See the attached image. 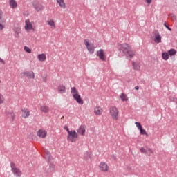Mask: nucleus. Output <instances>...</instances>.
<instances>
[{
    "mask_svg": "<svg viewBox=\"0 0 177 177\" xmlns=\"http://www.w3.org/2000/svg\"><path fill=\"white\" fill-rule=\"evenodd\" d=\"M84 44L89 53H91V55H93V53H95V46H93V44H89V40L84 39Z\"/></svg>",
    "mask_w": 177,
    "mask_h": 177,
    "instance_id": "4",
    "label": "nucleus"
},
{
    "mask_svg": "<svg viewBox=\"0 0 177 177\" xmlns=\"http://www.w3.org/2000/svg\"><path fill=\"white\" fill-rule=\"evenodd\" d=\"M40 110L42 113H49L50 108H49L46 104H42L40 106Z\"/></svg>",
    "mask_w": 177,
    "mask_h": 177,
    "instance_id": "9",
    "label": "nucleus"
},
{
    "mask_svg": "<svg viewBox=\"0 0 177 177\" xmlns=\"http://www.w3.org/2000/svg\"><path fill=\"white\" fill-rule=\"evenodd\" d=\"M120 99L122 102H127L128 101V98L126 94L122 93L120 95Z\"/></svg>",
    "mask_w": 177,
    "mask_h": 177,
    "instance_id": "27",
    "label": "nucleus"
},
{
    "mask_svg": "<svg viewBox=\"0 0 177 177\" xmlns=\"http://www.w3.org/2000/svg\"><path fill=\"white\" fill-rule=\"evenodd\" d=\"M57 3L60 6V8H62V9H66V3H64V0H56Z\"/></svg>",
    "mask_w": 177,
    "mask_h": 177,
    "instance_id": "22",
    "label": "nucleus"
},
{
    "mask_svg": "<svg viewBox=\"0 0 177 177\" xmlns=\"http://www.w3.org/2000/svg\"><path fill=\"white\" fill-rule=\"evenodd\" d=\"M94 113L95 115H102L103 113V109L100 108V106H97L94 109Z\"/></svg>",
    "mask_w": 177,
    "mask_h": 177,
    "instance_id": "17",
    "label": "nucleus"
},
{
    "mask_svg": "<svg viewBox=\"0 0 177 177\" xmlns=\"http://www.w3.org/2000/svg\"><path fill=\"white\" fill-rule=\"evenodd\" d=\"M67 139L72 143H74L75 142H76V139H78V133H77V131H75V130L68 131Z\"/></svg>",
    "mask_w": 177,
    "mask_h": 177,
    "instance_id": "3",
    "label": "nucleus"
},
{
    "mask_svg": "<svg viewBox=\"0 0 177 177\" xmlns=\"http://www.w3.org/2000/svg\"><path fill=\"white\" fill-rule=\"evenodd\" d=\"M84 158L85 160H89V158H92V156H91V153L88 151H86L84 153Z\"/></svg>",
    "mask_w": 177,
    "mask_h": 177,
    "instance_id": "28",
    "label": "nucleus"
},
{
    "mask_svg": "<svg viewBox=\"0 0 177 177\" xmlns=\"http://www.w3.org/2000/svg\"><path fill=\"white\" fill-rule=\"evenodd\" d=\"M9 4L12 9H16V8H17V2H16V0H9Z\"/></svg>",
    "mask_w": 177,
    "mask_h": 177,
    "instance_id": "20",
    "label": "nucleus"
},
{
    "mask_svg": "<svg viewBox=\"0 0 177 177\" xmlns=\"http://www.w3.org/2000/svg\"><path fill=\"white\" fill-rule=\"evenodd\" d=\"M23 75H26V77H28L29 78H32V80H34L35 78V74H34V72H24L22 73Z\"/></svg>",
    "mask_w": 177,
    "mask_h": 177,
    "instance_id": "13",
    "label": "nucleus"
},
{
    "mask_svg": "<svg viewBox=\"0 0 177 177\" xmlns=\"http://www.w3.org/2000/svg\"><path fill=\"white\" fill-rule=\"evenodd\" d=\"M24 50L25 52H27V53H31V49L28 46L24 47Z\"/></svg>",
    "mask_w": 177,
    "mask_h": 177,
    "instance_id": "34",
    "label": "nucleus"
},
{
    "mask_svg": "<svg viewBox=\"0 0 177 177\" xmlns=\"http://www.w3.org/2000/svg\"><path fill=\"white\" fill-rule=\"evenodd\" d=\"M47 24L51 27V28H56V25H55V21L53 19L48 20Z\"/></svg>",
    "mask_w": 177,
    "mask_h": 177,
    "instance_id": "24",
    "label": "nucleus"
},
{
    "mask_svg": "<svg viewBox=\"0 0 177 177\" xmlns=\"http://www.w3.org/2000/svg\"><path fill=\"white\" fill-rule=\"evenodd\" d=\"M135 124H136V127H137V128H138L139 130L141 129L142 128H143V127H142V124H140V122H136Z\"/></svg>",
    "mask_w": 177,
    "mask_h": 177,
    "instance_id": "33",
    "label": "nucleus"
},
{
    "mask_svg": "<svg viewBox=\"0 0 177 177\" xmlns=\"http://www.w3.org/2000/svg\"><path fill=\"white\" fill-rule=\"evenodd\" d=\"M154 42H156V44L161 43V35L157 31L155 32Z\"/></svg>",
    "mask_w": 177,
    "mask_h": 177,
    "instance_id": "11",
    "label": "nucleus"
},
{
    "mask_svg": "<svg viewBox=\"0 0 177 177\" xmlns=\"http://www.w3.org/2000/svg\"><path fill=\"white\" fill-rule=\"evenodd\" d=\"M1 59V58H0V60Z\"/></svg>",
    "mask_w": 177,
    "mask_h": 177,
    "instance_id": "48",
    "label": "nucleus"
},
{
    "mask_svg": "<svg viewBox=\"0 0 177 177\" xmlns=\"http://www.w3.org/2000/svg\"><path fill=\"white\" fill-rule=\"evenodd\" d=\"M135 89L136 91H139V86H136Z\"/></svg>",
    "mask_w": 177,
    "mask_h": 177,
    "instance_id": "44",
    "label": "nucleus"
},
{
    "mask_svg": "<svg viewBox=\"0 0 177 177\" xmlns=\"http://www.w3.org/2000/svg\"><path fill=\"white\" fill-rule=\"evenodd\" d=\"M86 128V127L85 125H81L77 130V133L84 136L85 135Z\"/></svg>",
    "mask_w": 177,
    "mask_h": 177,
    "instance_id": "10",
    "label": "nucleus"
},
{
    "mask_svg": "<svg viewBox=\"0 0 177 177\" xmlns=\"http://www.w3.org/2000/svg\"><path fill=\"white\" fill-rule=\"evenodd\" d=\"M44 158H46L47 161L52 160V156L50 155V153L48 151V150L45 149L44 151Z\"/></svg>",
    "mask_w": 177,
    "mask_h": 177,
    "instance_id": "15",
    "label": "nucleus"
},
{
    "mask_svg": "<svg viewBox=\"0 0 177 177\" xmlns=\"http://www.w3.org/2000/svg\"><path fill=\"white\" fill-rule=\"evenodd\" d=\"M25 23V30H34V28H32V24H31L29 20H26Z\"/></svg>",
    "mask_w": 177,
    "mask_h": 177,
    "instance_id": "19",
    "label": "nucleus"
},
{
    "mask_svg": "<svg viewBox=\"0 0 177 177\" xmlns=\"http://www.w3.org/2000/svg\"><path fill=\"white\" fill-rule=\"evenodd\" d=\"M99 168L102 172H107V171H109V165L104 162H101L100 163Z\"/></svg>",
    "mask_w": 177,
    "mask_h": 177,
    "instance_id": "8",
    "label": "nucleus"
},
{
    "mask_svg": "<svg viewBox=\"0 0 177 177\" xmlns=\"http://www.w3.org/2000/svg\"><path fill=\"white\" fill-rule=\"evenodd\" d=\"M22 117L23 118L30 117V111H28V109H22Z\"/></svg>",
    "mask_w": 177,
    "mask_h": 177,
    "instance_id": "18",
    "label": "nucleus"
},
{
    "mask_svg": "<svg viewBox=\"0 0 177 177\" xmlns=\"http://www.w3.org/2000/svg\"><path fill=\"white\" fill-rule=\"evenodd\" d=\"M3 102H5V98L2 94H0V104H3Z\"/></svg>",
    "mask_w": 177,
    "mask_h": 177,
    "instance_id": "32",
    "label": "nucleus"
},
{
    "mask_svg": "<svg viewBox=\"0 0 177 177\" xmlns=\"http://www.w3.org/2000/svg\"><path fill=\"white\" fill-rule=\"evenodd\" d=\"M2 15H3L2 10H0V20H2Z\"/></svg>",
    "mask_w": 177,
    "mask_h": 177,
    "instance_id": "41",
    "label": "nucleus"
},
{
    "mask_svg": "<svg viewBox=\"0 0 177 177\" xmlns=\"http://www.w3.org/2000/svg\"><path fill=\"white\" fill-rule=\"evenodd\" d=\"M50 168L51 171H53V169H55V165L53 163H50Z\"/></svg>",
    "mask_w": 177,
    "mask_h": 177,
    "instance_id": "37",
    "label": "nucleus"
},
{
    "mask_svg": "<svg viewBox=\"0 0 177 177\" xmlns=\"http://www.w3.org/2000/svg\"><path fill=\"white\" fill-rule=\"evenodd\" d=\"M66 86L64 85H59L58 86V92L59 93H66Z\"/></svg>",
    "mask_w": 177,
    "mask_h": 177,
    "instance_id": "21",
    "label": "nucleus"
},
{
    "mask_svg": "<svg viewBox=\"0 0 177 177\" xmlns=\"http://www.w3.org/2000/svg\"><path fill=\"white\" fill-rule=\"evenodd\" d=\"M148 151H149V153H153V150L151 149H149Z\"/></svg>",
    "mask_w": 177,
    "mask_h": 177,
    "instance_id": "45",
    "label": "nucleus"
},
{
    "mask_svg": "<svg viewBox=\"0 0 177 177\" xmlns=\"http://www.w3.org/2000/svg\"><path fill=\"white\" fill-rule=\"evenodd\" d=\"M32 5L33 6V8L35 9L36 12H41L44 10V6L38 3L37 1H32Z\"/></svg>",
    "mask_w": 177,
    "mask_h": 177,
    "instance_id": "6",
    "label": "nucleus"
},
{
    "mask_svg": "<svg viewBox=\"0 0 177 177\" xmlns=\"http://www.w3.org/2000/svg\"><path fill=\"white\" fill-rule=\"evenodd\" d=\"M10 167H11V171H13V169H16L17 167H16V164L13 162H11L10 163Z\"/></svg>",
    "mask_w": 177,
    "mask_h": 177,
    "instance_id": "31",
    "label": "nucleus"
},
{
    "mask_svg": "<svg viewBox=\"0 0 177 177\" xmlns=\"http://www.w3.org/2000/svg\"><path fill=\"white\" fill-rule=\"evenodd\" d=\"M118 49L120 53H122L123 56H128L130 59H132V57L135 56V52H133L131 46L127 44H118Z\"/></svg>",
    "mask_w": 177,
    "mask_h": 177,
    "instance_id": "1",
    "label": "nucleus"
},
{
    "mask_svg": "<svg viewBox=\"0 0 177 177\" xmlns=\"http://www.w3.org/2000/svg\"><path fill=\"white\" fill-rule=\"evenodd\" d=\"M65 129H66L68 134V132H71V131H70V129L68 127L66 129L65 128Z\"/></svg>",
    "mask_w": 177,
    "mask_h": 177,
    "instance_id": "46",
    "label": "nucleus"
},
{
    "mask_svg": "<svg viewBox=\"0 0 177 177\" xmlns=\"http://www.w3.org/2000/svg\"><path fill=\"white\" fill-rule=\"evenodd\" d=\"M171 15H172V17H174V19H175V20H176V17L175 16V15L171 14Z\"/></svg>",
    "mask_w": 177,
    "mask_h": 177,
    "instance_id": "47",
    "label": "nucleus"
},
{
    "mask_svg": "<svg viewBox=\"0 0 177 177\" xmlns=\"http://www.w3.org/2000/svg\"><path fill=\"white\" fill-rule=\"evenodd\" d=\"M133 67L134 70H139V68H140L139 64H138L136 62H133Z\"/></svg>",
    "mask_w": 177,
    "mask_h": 177,
    "instance_id": "29",
    "label": "nucleus"
},
{
    "mask_svg": "<svg viewBox=\"0 0 177 177\" xmlns=\"http://www.w3.org/2000/svg\"><path fill=\"white\" fill-rule=\"evenodd\" d=\"M164 26L166 27V28H167V30H169V31H172V29L169 28V26L167 24V22L164 23Z\"/></svg>",
    "mask_w": 177,
    "mask_h": 177,
    "instance_id": "36",
    "label": "nucleus"
},
{
    "mask_svg": "<svg viewBox=\"0 0 177 177\" xmlns=\"http://www.w3.org/2000/svg\"><path fill=\"white\" fill-rule=\"evenodd\" d=\"M46 133H47L45 130L40 129L37 131V136L44 139V138L46 137Z\"/></svg>",
    "mask_w": 177,
    "mask_h": 177,
    "instance_id": "12",
    "label": "nucleus"
},
{
    "mask_svg": "<svg viewBox=\"0 0 177 177\" xmlns=\"http://www.w3.org/2000/svg\"><path fill=\"white\" fill-rule=\"evenodd\" d=\"M6 115L8 118H11L12 121L15 120V113H13V111H6Z\"/></svg>",
    "mask_w": 177,
    "mask_h": 177,
    "instance_id": "14",
    "label": "nucleus"
},
{
    "mask_svg": "<svg viewBox=\"0 0 177 177\" xmlns=\"http://www.w3.org/2000/svg\"><path fill=\"white\" fill-rule=\"evenodd\" d=\"M3 28H4L3 25H2V24H0V31H2Z\"/></svg>",
    "mask_w": 177,
    "mask_h": 177,
    "instance_id": "40",
    "label": "nucleus"
},
{
    "mask_svg": "<svg viewBox=\"0 0 177 177\" xmlns=\"http://www.w3.org/2000/svg\"><path fill=\"white\" fill-rule=\"evenodd\" d=\"M110 114L113 120H118V109L115 106H112L110 110Z\"/></svg>",
    "mask_w": 177,
    "mask_h": 177,
    "instance_id": "5",
    "label": "nucleus"
},
{
    "mask_svg": "<svg viewBox=\"0 0 177 177\" xmlns=\"http://www.w3.org/2000/svg\"><path fill=\"white\" fill-rule=\"evenodd\" d=\"M169 56H175L176 55V50L171 48L168 51Z\"/></svg>",
    "mask_w": 177,
    "mask_h": 177,
    "instance_id": "26",
    "label": "nucleus"
},
{
    "mask_svg": "<svg viewBox=\"0 0 177 177\" xmlns=\"http://www.w3.org/2000/svg\"><path fill=\"white\" fill-rule=\"evenodd\" d=\"M12 172L14 174L15 176L21 177V171L19 168L12 169Z\"/></svg>",
    "mask_w": 177,
    "mask_h": 177,
    "instance_id": "16",
    "label": "nucleus"
},
{
    "mask_svg": "<svg viewBox=\"0 0 177 177\" xmlns=\"http://www.w3.org/2000/svg\"><path fill=\"white\" fill-rule=\"evenodd\" d=\"M0 62L2 63V64H5V61L3 59H0Z\"/></svg>",
    "mask_w": 177,
    "mask_h": 177,
    "instance_id": "43",
    "label": "nucleus"
},
{
    "mask_svg": "<svg viewBox=\"0 0 177 177\" xmlns=\"http://www.w3.org/2000/svg\"><path fill=\"white\" fill-rule=\"evenodd\" d=\"M111 158H112V160H115L117 158L115 157V155H112Z\"/></svg>",
    "mask_w": 177,
    "mask_h": 177,
    "instance_id": "42",
    "label": "nucleus"
},
{
    "mask_svg": "<svg viewBox=\"0 0 177 177\" xmlns=\"http://www.w3.org/2000/svg\"><path fill=\"white\" fill-rule=\"evenodd\" d=\"M140 135H147V133L146 132V130L142 127L141 129H139Z\"/></svg>",
    "mask_w": 177,
    "mask_h": 177,
    "instance_id": "30",
    "label": "nucleus"
},
{
    "mask_svg": "<svg viewBox=\"0 0 177 177\" xmlns=\"http://www.w3.org/2000/svg\"><path fill=\"white\" fill-rule=\"evenodd\" d=\"M71 93L73 99H75L79 104H84V100L81 98V95L78 93V90L75 87L71 88Z\"/></svg>",
    "mask_w": 177,
    "mask_h": 177,
    "instance_id": "2",
    "label": "nucleus"
},
{
    "mask_svg": "<svg viewBox=\"0 0 177 177\" xmlns=\"http://www.w3.org/2000/svg\"><path fill=\"white\" fill-rule=\"evenodd\" d=\"M97 56L102 60V62H106V55H104V51L103 49H100L97 51Z\"/></svg>",
    "mask_w": 177,
    "mask_h": 177,
    "instance_id": "7",
    "label": "nucleus"
},
{
    "mask_svg": "<svg viewBox=\"0 0 177 177\" xmlns=\"http://www.w3.org/2000/svg\"><path fill=\"white\" fill-rule=\"evenodd\" d=\"M43 82H45V84H46L48 82V77H44L43 80Z\"/></svg>",
    "mask_w": 177,
    "mask_h": 177,
    "instance_id": "39",
    "label": "nucleus"
},
{
    "mask_svg": "<svg viewBox=\"0 0 177 177\" xmlns=\"http://www.w3.org/2000/svg\"><path fill=\"white\" fill-rule=\"evenodd\" d=\"M153 1V0H146L145 2L148 4L150 5V3H151V2Z\"/></svg>",
    "mask_w": 177,
    "mask_h": 177,
    "instance_id": "38",
    "label": "nucleus"
},
{
    "mask_svg": "<svg viewBox=\"0 0 177 177\" xmlns=\"http://www.w3.org/2000/svg\"><path fill=\"white\" fill-rule=\"evenodd\" d=\"M38 59L39 62H45L46 60V55L42 53L38 55Z\"/></svg>",
    "mask_w": 177,
    "mask_h": 177,
    "instance_id": "23",
    "label": "nucleus"
},
{
    "mask_svg": "<svg viewBox=\"0 0 177 177\" xmlns=\"http://www.w3.org/2000/svg\"><path fill=\"white\" fill-rule=\"evenodd\" d=\"M162 58L163 59V60H168L169 59V53H167V52L162 53Z\"/></svg>",
    "mask_w": 177,
    "mask_h": 177,
    "instance_id": "25",
    "label": "nucleus"
},
{
    "mask_svg": "<svg viewBox=\"0 0 177 177\" xmlns=\"http://www.w3.org/2000/svg\"><path fill=\"white\" fill-rule=\"evenodd\" d=\"M140 151H141V153H144V154H147V151H146V149H145V148L141 147L140 149Z\"/></svg>",
    "mask_w": 177,
    "mask_h": 177,
    "instance_id": "35",
    "label": "nucleus"
}]
</instances>
